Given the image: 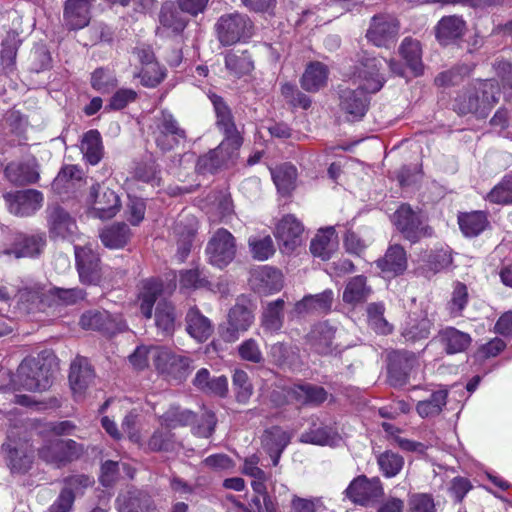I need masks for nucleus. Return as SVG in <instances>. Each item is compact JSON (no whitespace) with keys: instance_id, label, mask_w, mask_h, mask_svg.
Here are the masks:
<instances>
[{"instance_id":"obj_56","label":"nucleus","mask_w":512,"mask_h":512,"mask_svg":"<svg viewBox=\"0 0 512 512\" xmlns=\"http://www.w3.org/2000/svg\"><path fill=\"white\" fill-rule=\"evenodd\" d=\"M385 307L382 303H371L367 307L368 324L378 334H389L392 325L384 318Z\"/></svg>"},{"instance_id":"obj_17","label":"nucleus","mask_w":512,"mask_h":512,"mask_svg":"<svg viewBox=\"0 0 512 512\" xmlns=\"http://www.w3.org/2000/svg\"><path fill=\"white\" fill-rule=\"evenodd\" d=\"M90 197L92 199L93 213L100 219H110L114 217L121 208V201L118 194L104 184L93 185L91 187Z\"/></svg>"},{"instance_id":"obj_46","label":"nucleus","mask_w":512,"mask_h":512,"mask_svg":"<svg viewBox=\"0 0 512 512\" xmlns=\"http://www.w3.org/2000/svg\"><path fill=\"white\" fill-rule=\"evenodd\" d=\"M338 434L330 427L314 425L300 436L303 443L333 446L339 441Z\"/></svg>"},{"instance_id":"obj_30","label":"nucleus","mask_w":512,"mask_h":512,"mask_svg":"<svg viewBox=\"0 0 512 512\" xmlns=\"http://www.w3.org/2000/svg\"><path fill=\"white\" fill-rule=\"evenodd\" d=\"M235 153L236 151H232L230 146H223L222 141L217 148L199 157L196 168L200 173H214L231 159Z\"/></svg>"},{"instance_id":"obj_40","label":"nucleus","mask_w":512,"mask_h":512,"mask_svg":"<svg viewBox=\"0 0 512 512\" xmlns=\"http://www.w3.org/2000/svg\"><path fill=\"white\" fill-rule=\"evenodd\" d=\"M163 285L157 279H147L143 281L139 294L140 310L144 317H152L153 306L162 293Z\"/></svg>"},{"instance_id":"obj_9","label":"nucleus","mask_w":512,"mask_h":512,"mask_svg":"<svg viewBox=\"0 0 512 512\" xmlns=\"http://www.w3.org/2000/svg\"><path fill=\"white\" fill-rule=\"evenodd\" d=\"M253 311L245 305L235 304L230 308L226 321L219 326L221 338L227 343L237 341L254 323Z\"/></svg>"},{"instance_id":"obj_34","label":"nucleus","mask_w":512,"mask_h":512,"mask_svg":"<svg viewBox=\"0 0 512 512\" xmlns=\"http://www.w3.org/2000/svg\"><path fill=\"white\" fill-rule=\"evenodd\" d=\"M186 330L198 342L206 341L213 332L211 321L198 308L192 307L186 314Z\"/></svg>"},{"instance_id":"obj_39","label":"nucleus","mask_w":512,"mask_h":512,"mask_svg":"<svg viewBox=\"0 0 512 512\" xmlns=\"http://www.w3.org/2000/svg\"><path fill=\"white\" fill-rule=\"evenodd\" d=\"M80 150L89 164L96 165L100 162L103 157V145L98 130H89L83 135Z\"/></svg>"},{"instance_id":"obj_60","label":"nucleus","mask_w":512,"mask_h":512,"mask_svg":"<svg viewBox=\"0 0 512 512\" xmlns=\"http://www.w3.org/2000/svg\"><path fill=\"white\" fill-rule=\"evenodd\" d=\"M377 462L383 475L388 478L396 476L404 465L403 458L391 451L380 454Z\"/></svg>"},{"instance_id":"obj_55","label":"nucleus","mask_w":512,"mask_h":512,"mask_svg":"<svg viewBox=\"0 0 512 512\" xmlns=\"http://www.w3.org/2000/svg\"><path fill=\"white\" fill-rule=\"evenodd\" d=\"M485 199L493 204H512V172L506 174Z\"/></svg>"},{"instance_id":"obj_42","label":"nucleus","mask_w":512,"mask_h":512,"mask_svg":"<svg viewBox=\"0 0 512 512\" xmlns=\"http://www.w3.org/2000/svg\"><path fill=\"white\" fill-rule=\"evenodd\" d=\"M458 223L461 231L467 237L478 236L489 224L486 214L481 211L460 215L458 217Z\"/></svg>"},{"instance_id":"obj_37","label":"nucleus","mask_w":512,"mask_h":512,"mask_svg":"<svg viewBox=\"0 0 512 512\" xmlns=\"http://www.w3.org/2000/svg\"><path fill=\"white\" fill-rule=\"evenodd\" d=\"M291 395L297 402L305 405H319L327 399V392L323 387L310 383L294 385Z\"/></svg>"},{"instance_id":"obj_3","label":"nucleus","mask_w":512,"mask_h":512,"mask_svg":"<svg viewBox=\"0 0 512 512\" xmlns=\"http://www.w3.org/2000/svg\"><path fill=\"white\" fill-rule=\"evenodd\" d=\"M7 465L13 474H25L33 463V451L28 443L26 424L10 419L7 440L3 444Z\"/></svg>"},{"instance_id":"obj_50","label":"nucleus","mask_w":512,"mask_h":512,"mask_svg":"<svg viewBox=\"0 0 512 512\" xmlns=\"http://www.w3.org/2000/svg\"><path fill=\"white\" fill-rule=\"evenodd\" d=\"M159 22L163 28L169 29L173 33L182 32L187 24V20L181 12L171 3H165L161 7Z\"/></svg>"},{"instance_id":"obj_26","label":"nucleus","mask_w":512,"mask_h":512,"mask_svg":"<svg viewBox=\"0 0 512 512\" xmlns=\"http://www.w3.org/2000/svg\"><path fill=\"white\" fill-rule=\"evenodd\" d=\"M466 31L465 21L456 15L442 17L436 26V38L442 45H448L461 38Z\"/></svg>"},{"instance_id":"obj_15","label":"nucleus","mask_w":512,"mask_h":512,"mask_svg":"<svg viewBox=\"0 0 512 512\" xmlns=\"http://www.w3.org/2000/svg\"><path fill=\"white\" fill-rule=\"evenodd\" d=\"M304 227L293 215L284 216L276 226L275 237L282 253L290 254L302 245Z\"/></svg>"},{"instance_id":"obj_49","label":"nucleus","mask_w":512,"mask_h":512,"mask_svg":"<svg viewBox=\"0 0 512 512\" xmlns=\"http://www.w3.org/2000/svg\"><path fill=\"white\" fill-rule=\"evenodd\" d=\"M161 425L167 429L188 426L195 422L196 415L180 407L172 406L161 416Z\"/></svg>"},{"instance_id":"obj_13","label":"nucleus","mask_w":512,"mask_h":512,"mask_svg":"<svg viewBox=\"0 0 512 512\" xmlns=\"http://www.w3.org/2000/svg\"><path fill=\"white\" fill-rule=\"evenodd\" d=\"M398 20L387 14L375 15L367 30L366 37L377 47H390L395 43L399 34Z\"/></svg>"},{"instance_id":"obj_11","label":"nucleus","mask_w":512,"mask_h":512,"mask_svg":"<svg viewBox=\"0 0 512 512\" xmlns=\"http://www.w3.org/2000/svg\"><path fill=\"white\" fill-rule=\"evenodd\" d=\"M209 99L214 107L216 125L225 136L223 146H230L232 151H238L243 143V139L235 125L230 108L223 99L216 94L209 95Z\"/></svg>"},{"instance_id":"obj_2","label":"nucleus","mask_w":512,"mask_h":512,"mask_svg":"<svg viewBox=\"0 0 512 512\" xmlns=\"http://www.w3.org/2000/svg\"><path fill=\"white\" fill-rule=\"evenodd\" d=\"M500 96L499 84L494 79L479 80L461 92L454 102V110L461 115L474 114L485 118Z\"/></svg>"},{"instance_id":"obj_5","label":"nucleus","mask_w":512,"mask_h":512,"mask_svg":"<svg viewBox=\"0 0 512 512\" xmlns=\"http://www.w3.org/2000/svg\"><path fill=\"white\" fill-rule=\"evenodd\" d=\"M17 383L28 391H44L52 384L50 366L40 359H24L17 370Z\"/></svg>"},{"instance_id":"obj_59","label":"nucleus","mask_w":512,"mask_h":512,"mask_svg":"<svg viewBox=\"0 0 512 512\" xmlns=\"http://www.w3.org/2000/svg\"><path fill=\"white\" fill-rule=\"evenodd\" d=\"M248 504L238 502L236 505L243 512H276L273 501L267 492L265 486V493H256Z\"/></svg>"},{"instance_id":"obj_61","label":"nucleus","mask_w":512,"mask_h":512,"mask_svg":"<svg viewBox=\"0 0 512 512\" xmlns=\"http://www.w3.org/2000/svg\"><path fill=\"white\" fill-rule=\"evenodd\" d=\"M165 69L159 63H152L150 65L142 66L137 77L143 86L154 88L159 85L165 78Z\"/></svg>"},{"instance_id":"obj_12","label":"nucleus","mask_w":512,"mask_h":512,"mask_svg":"<svg viewBox=\"0 0 512 512\" xmlns=\"http://www.w3.org/2000/svg\"><path fill=\"white\" fill-rule=\"evenodd\" d=\"M76 267L81 283L97 285L102 277L101 261L93 247L75 246Z\"/></svg>"},{"instance_id":"obj_28","label":"nucleus","mask_w":512,"mask_h":512,"mask_svg":"<svg viewBox=\"0 0 512 512\" xmlns=\"http://www.w3.org/2000/svg\"><path fill=\"white\" fill-rule=\"evenodd\" d=\"M329 70L328 67L318 61L310 62L301 79V87L310 93L318 92L327 85Z\"/></svg>"},{"instance_id":"obj_47","label":"nucleus","mask_w":512,"mask_h":512,"mask_svg":"<svg viewBox=\"0 0 512 512\" xmlns=\"http://www.w3.org/2000/svg\"><path fill=\"white\" fill-rule=\"evenodd\" d=\"M399 54L415 73L422 70V47L418 40L405 37L400 44Z\"/></svg>"},{"instance_id":"obj_45","label":"nucleus","mask_w":512,"mask_h":512,"mask_svg":"<svg viewBox=\"0 0 512 512\" xmlns=\"http://www.w3.org/2000/svg\"><path fill=\"white\" fill-rule=\"evenodd\" d=\"M447 390H436L431 393L429 398L418 401L416 405L417 413L422 417H433L441 413L447 403Z\"/></svg>"},{"instance_id":"obj_33","label":"nucleus","mask_w":512,"mask_h":512,"mask_svg":"<svg viewBox=\"0 0 512 512\" xmlns=\"http://www.w3.org/2000/svg\"><path fill=\"white\" fill-rule=\"evenodd\" d=\"M336 329L327 322H321L311 329L308 341L311 347L319 354H328L332 351Z\"/></svg>"},{"instance_id":"obj_57","label":"nucleus","mask_w":512,"mask_h":512,"mask_svg":"<svg viewBox=\"0 0 512 512\" xmlns=\"http://www.w3.org/2000/svg\"><path fill=\"white\" fill-rule=\"evenodd\" d=\"M82 170L77 165L64 166L55 177L52 187L58 193L68 190L75 182L82 179Z\"/></svg>"},{"instance_id":"obj_21","label":"nucleus","mask_w":512,"mask_h":512,"mask_svg":"<svg viewBox=\"0 0 512 512\" xmlns=\"http://www.w3.org/2000/svg\"><path fill=\"white\" fill-rule=\"evenodd\" d=\"M80 325L83 329L97 330L106 334H114L123 329L121 319L106 310L84 313L80 318Z\"/></svg>"},{"instance_id":"obj_24","label":"nucleus","mask_w":512,"mask_h":512,"mask_svg":"<svg viewBox=\"0 0 512 512\" xmlns=\"http://www.w3.org/2000/svg\"><path fill=\"white\" fill-rule=\"evenodd\" d=\"M338 238L334 227L320 229L310 243V251L315 257L328 260L338 249Z\"/></svg>"},{"instance_id":"obj_27","label":"nucleus","mask_w":512,"mask_h":512,"mask_svg":"<svg viewBox=\"0 0 512 512\" xmlns=\"http://www.w3.org/2000/svg\"><path fill=\"white\" fill-rule=\"evenodd\" d=\"M433 323L426 313L412 314L402 327L401 335L405 341L416 342L427 339Z\"/></svg>"},{"instance_id":"obj_23","label":"nucleus","mask_w":512,"mask_h":512,"mask_svg":"<svg viewBox=\"0 0 512 512\" xmlns=\"http://www.w3.org/2000/svg\"><path fill=\"white\" fill-rule=\"evenodd\" d=\"M94 0H66L63 20L72 30L82 29L90 22V9Z\"/></svg>"},{"instance_id":"obj_1","label":"nucleus","mask_w":512,"mask_h":512,"mask_svg":"<svg viewBox=\"0 0 512 512\" xmlns=\"http://www.w3.org/2000/svg\"><path fill=\"white\" fill-rule=\"evenodd\" d=\"M382 58L365 56L354 75L353 86L339 87V107L348 121L361 120L368 111L369 94L381 90L385 78L380 73Z\"/></svg>"},{"instance_id":"obj_32","label":"nucleus","mask_w":512,"mask_h":512,"mask_svg":"<svg viewBox=\"0 0 512 512\" xmlns=\"http://www.w3.org/2000/svg\"><path fill=\"white\" fill-rule=\"evenodd\" d=\"M439 338L445 352L449 355L466 351L472 343L470 334L454 327H446L441 330Z\"/></svg>"},{"instance_id":"obj_54","label":"nucleus","mask_w":512,"mask_h":512,"mask_svg":"<svg viewBox=\"0 0 512 512\" xmlns=\"http://www.w3.org/2000/svg\"><path fill=\"white\" fill-rule=\"evenodd\" d=\"M426 276L430 277L438 272L447 269L452 263V256L447 248H440L427 254Z\"/></svg>"},{"instance_id":"obj_18","label":"nucleus","mask_w":512,"mask_h":512,"mask_svg":"<svg viewBox=\"0 0 512 512\" xmlns=\"http://www.w3.org/2000/svg\"><path fill=\"white\" fill-rule=\"evenodd\" d=\"M46 221L51 239H70L77 231L75 220L58 204L47 207Z\"/></svg>"},{"instance_id":"obj_22","label":"nucleus","mask_w":512,"mask_h":512,"mask_svg":"<svg viewBox=\"0 0 512 512\" xmlns=\"http://www.w3.org/2000/svg\"><path fill=\"white\" fill-rule=\"evenodd\" d=\"M94 371L85 357H77L70 366L69 383L75 397L80 398L94 381Z\"/></svg>"},{"instance_id":"obj_43","label":"nucleus","mask_w":512,"mask_h":512,"mask_svg":"<svg viewBox=\"0 0 512 512\" xmlns=\"http://www.w3.org/2000/svg\"><path fill=\"white\" fill-rule=\"evenodd\" d=\"M291 433L279 426L266 429L261 437L262 447L265 451H284L291 441Z\"/></svg>"},{"instance_id":"obj_6","label":"nucleus","mask_w":512,"mask_h":512,"mask_svg":"<svg viewBox=\"0 0 512 512\" xmlns=\"http://www.w3.org/2000/svg\"><path fill=\"white\" fill-rule=\"evenodd\" d=\"M253 29L250 18L237 12L221 16L216 24L218 39L225 46L250 38Z\"/></svg>"},{"instance_id":"obj_51","label":"nucleus","mask_w":512,"mask_h":512,"mask_svg":"<svg viewBox=\"0 0 512 512\" xmlns=\"http://www.w3.org/2000/svg\"><path fill=\"white\" fill-rule=\"evenodd\" d=\"M258 465L259 457L252 455L244 460L242 471L253 479L251 486L255 493H265L266 474Z\"/></svg>"},{"instance_id":"obj_29","label":"nucleus","mask_w":512,"mask_h":512,"mask_svg":"<svg viewBox=\"0 0 512 512\" xmlns=\"http://www.w3.org/2000/svg\"><path fill=\"white\" fill-rule=\"evenodd\" d=\"M377 266L389 276L402 274L407 268V257L404 248L398 244L391 245L383 258L377 260Z\"/></svg>"},{"instance_id":"obj_8","label":"nucleus","mask_w":512,"mask_h":512,"mask_svg":"<svg viewBox=\"0 0 512 512\" xmlns=\"http://www.w3.org/2000/svg\"><path fill=\"white\" fill-rule=\"evenodd\" d=\"M394 223L404 238L412 243L432 235V229L425 224L421 212L414 211L408 204H403L396 210Z\"/></svg>"},{"instance_id":"obj_44","label":"nucleus","mask_w":512,"mask_h":512,"mask_svg":"<svg viewBox=\"0 0 512 512\" xmlns=\"http://www.w3.org/2000/svg\"><path fill=\"white\" fill-rule=\"evenodd\" d=\"M271 175L277 190L282 195H288L295 188L297 177L296 168L291 164H282L271 170Z\"/></svg>"},{"instance_id":"obj_20","label":"nucleus","mask_w":512,"mask_h":512,"mask_svg":"<svg viewBox=\"0 0 512 512\" xmlns=\"http://www.w3.org/2000/svg\"><path fill=\"white\" fill-rule=\"evenodd\" d=\"M4 174L12 184L25 186L39 180L40 166L35 158L23 162H11L5 167Z\"/></svg>"},{"instance_id":"obj_7","label":"nucleus","mask_w":512,"mask_h":512,"mask_svg":"<svg viewBox=\"0 0 512 512\" xmlns=\"http://www.w3.org/2000/svg\"><path fill=\"white\" fill-rule=\"evenodd\" d=\"M152 353H154V366L168 379L181 382L188 377L193 369L192 360L184 354H178L162 347L160 350H153Z\"/></svg>"},{"instance_id":"obj_63","label":"nucleus","mask_w":512,"mask_h":512,"mask_svg":"<svg viewBox=\"0 0 512 512\" xmlns=\"http://www.w3.org/2000/svg\"><path fill=\"white\" fill-rule=\"evenodd\" d=\"M258 276L264 289L269 292L279 291L283 286L282 273L273 267L263 266L259 270Z\"/></svg>"},{"instance_id":"obj_58","label":"nucleus","mask_w":512,"mask_h":512,"mask_svg":"<svg viewBox=\"0 0 512 512\" xmlns=\"http://www.w3.org/2000/svg\"><path fill=\"white\" fill-rule=\"evenodd\" d=\"M225 66L232 74L239 77L253 69V62L247 52L241 54L231 52L225 56Z\"/></svg>"},{"instance_id":"obj_53","label":"nucleus","mask_w":512,"mask_h":512,"mask_svg":"<svg viewBox=\"0 0 512 512\" xmlns=\"http://www.w3.org/2000/svg\"><path fill=\"white\" fill-rule=\"evenodd\" d=\"M248 244L252 257L258 261H265L275 253L274 243L269 235L251 236Z\"/></svg>"},{"instance_id":"obj_31","label":"nucleus","mask_w":512,"mask_h":512,"mask_svg":"<svg viewBox=\"0 0 512 512\" xmlns=\"http://www.w3.org/2000/svg\"><path fill=\"white\" fill-rule=\"evenodd\" d=\"M334 293L331 289L315 295H307L296 303L297 313H327L332 307Z\"/></svg>"},{"instance_id":"obj_62","label":"nucleus","mask_w":512,"mask_h":512,"mask_svg":"<svg viewBox=\"0 0 512 512\" xmlns=\"http://www.w3.org/2000/svg\"><path fill=\"white\" fill-rule=\"evenodd\" d=\"M118 84L116 76L110 70L96 69L91 76L92 87L100 93L111 92Z\"/></svg>"},{"instance_id":"obj_48","label":"nucleus","mask_w":512,"mask_h":512,"mask_svg":"<svg viewBox=\"0 0 512 512\" xmlns=\"http://www.w3.org/2000/svg\"><path fill=\"white\" fill-rule=\"evenodd\" d=\"M371 289L366 284L364 276H355L347 283L343 292V301L347 304L356 305L364 302L370 295Z\"/></svg>"},{"instance_id":"obj_10","label":"nucleus","mask_w":512,"mask_h":512,"mask_svg":"<svg viewBox=\"0 0 512 512\" xmlns=\"http://www.w3.org/2000/svg\"><path fill=\"white\" fill-rule=\"evenodd\" d=\"M206 254L211 265L226 267L236 255L234 236L226 229H218L207 244Z\"/></svg>"},{"instance_id":"obj_4","label":"nucleus","mask_w":512,"mask_h":512,"mask_svg":"<svg viewBox=\"0 0 512 512\" xmlns=\"http://www.w3.org/2000/svg\"><path fill=\"white\" fill-rule=\"evenodd\" d=\"M151 128L156 145L163 151H170L186 140V131L169 111L157 113Z\"/></svg>"},{"instance_id":"obj_64","label":"nucleus","mask_w":512,"mask_h":512,"mask_svg":"<svg viewBox=\"0 0 512 512\" xmlns=\"http://www.w3.org/2000/svg\"><path fill=\"white\" fill-rule=\"evenodd\" d=\"M238 355L244 360L254 364H260L264 361L263 353L260 349V346L257 340L253 338H249L244 340L238 346Z\"/></svg>"},{"instance_id":"obj_14","label":"nucleus","mask_w":512,"mask_h":512,"mask_svg":"<svg viewBox=\"0 0 512 512\" xmlns=\"http://www.w3.org/2000/svg\"><path fill=\"white\" fill-rule=\"evenodd\" d=\"M11 240V247L0 248V253L12 255L15 258L38 257L46 246V236L44 233H15Z\"/></svg>"},{"instance_id":"obj_41","label":"nucleus","mask_w":512,"mask_h":512,"mask_svg":"<svg viewBox=\"0 0 512 512\" xmlns=\"http://www.w3.org/2000/svg\"><path fill=\"white\" fill-rule=\"evenodd\" d=\"M177 313L172 303L161 300L155 310V325L165 336L171 335L176 326Z\"/></svg>"},{"instance_id":"obj_52","label":"nucleus","mask_w":512,"mask_h":512,"mask_svg":"<svg viewBox=\"0 0 512 512\" xmlns=\"http://www.w3.org/2000/svg\"><path fill=\"white\" fill-rule=\"evenodd\" d=\"M180 286L185 289L205 288L214 291V286L209 281L206 272L198 268L181 272Z\"/></svg>"},{"instance_id":"obj_25","label":"nucleus","mask_w":512,"mask_h":512,"mask_svg":"<svg viewBox=\"0 0 512 512\" xmlns=\"http://www.w3.org/2000/svg\"><path fill=\"white\" fill-rule=\"evenodd\" d=\"M119 512H155L150 496L140 490H130L117 497Z\"/></svg>"},{"instance_id":"obj_36","label":"nucleus","mask_w":512,"mask_h":512,"mask_svg":"<svg viewBox=\"0 0 512 512\" xmlns=\"http://www.w3.org/2000/svg\"><path fill=\"white\" fill-rule=\"evenodd\" d=\"M193 384L203 392L218 396H224L228 388V380L225 376L211 378L210 372L206 368H201L197 371Z\"/></svg>"},{"instance_id":"obj_16","label":"nucleus","mask_w":512,"mask_h":512,"mask_svg":"<svg viewBox=\"0 0 512 512\" xmlns=\"http://www.w3.org/2000/svg\"><path fill=\"white\" fill-rule=\"evenodd\" d=\"M9 211L16 216H30L38 211L42 205L44 196L35 189L9 192L4 195Z\"/></svg>"},{"instance_id":"obj_38","label":"nucleus","mask_w":512,"mask_h":512,"mask_svg":"<svg viewBox=\"0 0 512 512\" xmlns=\"http://www.w3.org/2000/svg\"><path fill=\"white\" fill-rule=\"evenodd\" d=\"M284 305V300L279 298L275 301L269 302L263 309L261 315V326L265 331L275 333L282 328L284 320Z\"/></svg>"},{"instance_id":"obj_35","label":"nucleus","mask_w":512,"mask_h":512,"mask_svg":"<svg viewBox=\"0 0 512 512\" xmlns=\"http://www.w3.org/2000/svg\"><path fill=\"white\" fill-rule=\"evenodd\" d=\"M99 237L105 247L109 249H121L129 242L131 230L126 223H114L104 227Z\"/></svg>"},{"instance_id":"obj_19","label":"nucleus","mask_w":512,"mask_h":512,"mask_svg":"<svg viewBox=\"0 0 512 512\" xmlns=\"http://www.w3.org/2000/svg\"><path fill=\"white\" fill-rule=\"evenodd\" d=\"M383 494V488L379 478L368 479L359 476L354 479L346 489V495L354 503L366 505L370 501L379 498Z\"/></svg>"}]
</instances>
